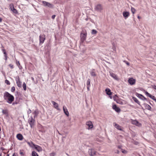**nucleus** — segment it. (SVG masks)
<instances>
[{"label":"nucleus","mask_w":156,"mask_h":156,"mask_svg":"<svg viewBox=\"0 0 156 156\" xmlns=\"http://www.w3.org/2000/svg\"><path fill=\"white\" fill-rule=\"evenodd\" d=\"M121 150L122 153L125 154H126L127 152V151L123 149H121Z\"/></svg>","instance_id":"obj_35"},{"label":"nucleus","mask_w":156,"mask_h":156,"mask_svg":"<svg viewBox=\"0 0 156 156\" xmlns=\"http://www.w3.org/2000/svg\"><path fill=\"white\" fill-rule=\"evenodd\" d=\"M97 33V31L95 30H92V32H91V33L92 34H95Z\"/></svg>","instance_id":"obj_34"},{"label":"nucleus","mask_w":156,"mask_h":156,"mask_svg":"<svg viewBox=\"0 0 156 156\" xmlns=\"http://www.w3.org/2000/svg\"><path fill=\"white\" fill-rule=\"evenodd\" d=\"M16 137L19 140H22L23 138V135L20 133L18 134L17 135Z\"/></svg>","instance_id":"obj_18"},{"label":"nucleus","mask_w":156,"mask_h":156,"mask_svg":"<svg viewBox=\"0 0 156 156\" xmlns=\"http://www.w3.org/2000/svg\"><path fill=\"white\" fill-rule=\"evenodd\" d=\"M3 97L7 102L10 104H11L14 100V96L7 92H5L4 93Z\"/></svg>","instance_id":"obj_1"},{"label":"nucleus","mask_w":156,"mask_h":156,"mask_svg":"<svg viewBox=\"0 0 156 156\" xmlns=\"http://www.w3.org/2000/svg\"><path fill=\"white\" fill-rule=\"evenodd\" d=\"M123 16L125 19H127L129 15V13L128 12L124 11L122 13Z\"/></svg>","instance_id":"obj_14"},{"label":"nucleus","mask_w":156,"mask_h":156,"mask_svg":"<svg viewBox=\"0 0 156 156\" xmlns=\"http://www.w3.org/2000/svg\"><path fill=\"white\" fill-rule=\"evenodd\" d=\"M87 35V33L86 31L85 30H82V33L80 34V39L82 43H83L86 39V38Z\"/></svg>","instance_id":"obj_2"},{"label":"nucleus","mask_w":156,"mask_h":156,"mask_svg":"<svg viewBox=\"0 0 156 156\" xmlns=\"http://www.w3.org/2000/svg\"><path fill=\"white\" fill-rule=\"evenodd\" d=\"M12 156H17L16 154L15 153H14Z\"/></svg>","instance_id":"obj_50"},{"label":"nucleus","mask_w":156,"mask_h":156,"mask_svg":"<svg viewBox=\"0 0 156 156\" xmlns=\"http://www.w3.org/2000/svg\"><path fill=\"white\" fill-rule=\"evenodd\" d=\"M142 98H143V99H142V100H147V99L145 97H144V96H143V97Z\"/></svg>","instance_id":"obj_47"},{"label":"nucleus","mask_w":156,"mask_h":156,"mask_svg":"<svg viewBox=\"0 0 156 156\" xmlns=\"http://www.w3.org/2000/svg\"><path fill=\"white\" fill-rule=\"evenodd\" d=\"M110 75L113 77L114 79L116 80H118L117 76L115 74L112 73H110Z\"/></svg>","instance_id":"obj_16"},{"label":"nucleus","mask_w":156,"mask_h":156,"mask_svg":"<svg viewBox=\"0 0 156 156\" xmlns=\"http://www.w3.org/2000/svg\"><path fill=\"white\" fill-rule=\"evenodd\" d=\"M16 80L17 86L19 87H21L22 83L20 81L19 77L18 76L16 77Z\"/></svg>","instance_id":"obj_7"},{"label":"nucleus","mask_w":156,"mask_h":156,"mask_svg":"<svg viewBox=\"0 0 156 156\" xmlns=\"http://www.w3.org/2000/svg\"><path fill=\"white\" fill-rule=\"evenodd\" d=\"M0 156H2L1 154H0Z\"/></svg>","instance_id":"obj_64"},{"label":"nucleus","mask_w":156,"mask_h":156,"mask_svg":"<svg viewBox=\"0 0 156 156\" xmlns=\"http://www.w3.org/2000/svg\"><path fill=\"white\" fill-rule=\"evenodd\" d=\"M36 150L38 152H40V151H42V149L41 147H34Z\"/></svg>","instance_id":"obj_25"},{"label":"nucleus","mask_w":156,"mask_h":156,"mask_svg":"<svg viewBox=\"0 0 156 156\" xmlns=\"http://www.w3.org/2000/svg\"><path fill=\"white\" fill-rule=\"evenodd\" d=\"M28 122H29V119H28Z\"/></svg>","instance_id":"obj_60"},{"label":"nucleus","mask_w":156,"mask_h":156,"mask_svg":"<svg viewBox=\"0 0 156 156\" xmlns=\"http://www.w3.org/2000/svg\"><path fill=\"white\" fill-rule=\"evenodd\" d=\"M42 2L44 5L45 6H47L50 8H52L53 7V5L52 4L46 1H43Z\"/></svg>","instance_id":"obj_6"},{"label":"nucleus","mask_w":156,"mask_h":156,"mask_svg":"<svg viewBox=\"0 0 156 156\" xmlns=\"http://www.w3.org/2000/svg\"><path fill=\"white\" fill-rule=\"evenodd\" d=\"M3 53H4V56H6V55H7V53H6V51H5L4 52H3Z\"/></svg>","instance_id":"obj_45"},{"label":"nucleus","mask_w":156,"mask_h":156,"mask_svg":"<svg viewBox=\"0 0 156 156\" xmlns=\"http://www.w3.org/2000/svg\"><path fill=\"white\" fill-rule=\"evenodd\" d=\"M35 122V120L32 117H31V120L30 121V125L31 128H33L34 127Z\"/></svg>","instance_id":"obj_17"},{"label":"nucleus","mask_w":156,"mask_h":156,"mask_svg":"<svg viewBox=\"0 0 156 156\" xmlns=\"http://www.w3.org/2000/svg\"><path fill=\"white\" fill-rule=\"evenodd\" d=\"M40 44H42L45 40V35L44 34H41L39 36Z\"/></svg>","instance_id":"obj_3"},{"label":"nucleus","mask_w":156,"mask_h":156,"mask_svg":"<svg viewBox=\"0 0 156 156\" xmlns=\"http://www.w3.org/2000/svg\"><path fill=\"white\" fill-rule=\"evenodd\" d=\"M133 100L137 104H138L139 105H140V102L138 101V99L136 98L133 97Z\"/></svg>","instance_id":"obj_24"},{"label":"nucleus","mask_w":156,"mask_h":156,"mask_svg":"<svg viewBox=\"0 0 156 156\" xmlns=\"http://www.w3.org/2000/svg\"><path fill=\"white\" fill-rule=\"evenodd\" d=\"M30 112H31V110H30Z\"/></svg>","instance_id":"obj_62"},{"label":"nucleus","mask_w":156,"mask_h":156,"mask_svg":"<svg viewBox=\"0 0 156 156\" xmlns=\"http://www.w3.org/2000/svg\"><path fill=\"white\" fill-rule=\"evenodd\" d=\"M128 82L131 85H133L135 83L136 80L133 78H131L129 79Z\"/></svg>","instance_id":"obj_8"},{"label":"nucleus","mask_w":156,"mask_h":156,"mask_svg":"<svg viewBox=\"0 0 156 156\" xmlns=\"http://www.w3.org/2000/svg\"><path fill=\"white\" fill-rule=\"evenodd\" d=\"M26 142L28 144V145H29V142L28 141H27Z\"/></svg>","instance_id":"obj_56"},{"label":"nucleus","mask_w":156,"mask_h":156,"mask_svg":"<svg viewBox=\"0 0 156 156\" xmlns=\"http://www.w3.org/2000/svg\"><path fill=\"white\" fill-rule=\"evenodd\" d=\"M32 156H38V155L35 151H33L32 153Z\"/></svg>","instance_id":"obj_27"},{"label":"nucleus","mask_w":156,"mask_h":156,"mask_svg":"<svg viewBox=\"0 0 156 156\" xmlns=\"http://www.w3.org/2000/svg\"><path fill=\"white\" fill-rule=\"evenodd\" d=\"M105 91L107 94L110 95L112 94V92L111 91V90L108 88H106L105 89Z\"/></svg>","instance_id":"obj_21"},{"label":"nucleus","mask_w":156,"mask_h":156,"mask_svg":"<svg viewBox=\"0 0 156 156\" xmlns=\"http://www.w3.org/2000/svg\"><path fill=\"white\" fill-rule=\"evenodd\" d=\"M2 113L5 115L6 116L8 115V111L7 109L4 110L3 109L2 111Z\"/></svg>","instance_id":"obj_20"},{"label":"nucleus","mask_w":156,"mask_h":156,"mask_svg":"<svg viewBox=\"0 0 156 156\" xmlns=\"http://www.w3.org/2000/svg\"><path fill=\"white\" fill-rule=\"evenodd\" d=\"M5 60H6L7 59V55H6V56H5Z\"/></svg>","instance_id":"obj_53"},{"label":"nucleus","mask_w":156,"mask_h":156,"mask_svg":"<svg viewBox=\"0 0 156 156\" xmlns=\"http://www.w3.org/2000/svg\"><path fill=\"white\" fill-rule=\"evenodd\" d=\"M138 17V19H140V18L139 16H138V17Z\"/></svg>","instance_id":"obj_59"},{"label":"nucleus","mask_w":156,"mask_h":156,"mask_svg":"<svg viewBox=\"0 0 156 156\" xmlns=\"http://www.w3.org/2000/svg\"><path fill=\"white\" fill-rule=\"evenodd\" d=\"M17 65L18 66H19V65H20V63L19 61H18V62H17Z\"/></svg>","instance_id":"obj_49"},{"label":"nucleus","mask_w":156,"mask_h":156,"mask_svg":"<svg viewBox=\"0 0 156 156\" xmlns=\"http://www.w3.org/2000/svg\"><path fill=\"white\" fill-rule=\"evenodd\" d=\"M15 90V88L14 87H12L11 89V90L12 92H14Z\"/></svg>","instance_id":"obj_36"},{"label":"nucleus","mask_w":156,"mask_h":156,"mask_svg":"<svg viewBox=\"0 0 156 156\" xmlns=\"http://www.w3.org/2000/svg\"><path fill=\"white\" fill-rule=\"evenodd\" d=\"M1 149L2 150L4 149V148H3V147H1Z\"/></svg>","instance_id":"obj_57"},{"label":"nucleus","mask_w":156,"mask_h":156,"mask_svg":"<svg viewBox=\"0 0 156 156\" xmlns=\"http://www.w3.org/2000/svg\"><path fill=\"white\" fill-rule=\"evenodd\" d=\"M20 154L21 155H23V152H20Z\"/></svg>","instance_id":"obj_48"},{"label":"nucleus","mask_w":156,"mask_h":156,"mask_svg":"<svg viewBox=\"0 0 156 156\" xmlns=\"http://www.w3.org/2000/svg\"><path fill=\"white\" fill-rule=\"evenodd\" d=\"M33 145H34V146H37V147L39 146L38 145H35L34 144H33Z\"/></svg>","instance_id":"obj_58"},{"label":"nucleus","mask_w":156,"mask_h":156,"mask_svg":"<svg viewBox=\"0 0 156 156\" xmlns=\"http://www.w3.org/2000/svg\"><path fill=\"white\" fill-rule=\"evenodd\" d=\"M103 9V7L100 4H98L95 6L94 9L98 12H101Z\"/></svg>","instance_id":"obj_4"},{"label":"nucleus","mask_w":156,"mask_h":156,"mask_svg":"<svg viewBox=\"0 0 156 156\" xmlns=\"http://www.w3.org/2000/svg\"><path fill=\"white\" fill-rule=\"evenodd\" d=\"M124 62H125V63L128 66L129 65V62H128L127 61H124Z\"/></svg>","instance_id":"obj_40"},{"label":"nucleus","mask_w":156,"mask_h":156,"mask_svg":"<svg viewBox=\"0 0 156 156\" xmlns=\"http://www.w3.org/2000/svg\"><path fill=\"white\" fill-rule=\"evenodd\" d=\"M17 104V102H13V103H12V105H14L15 104Z\"/></svg>","instance_id":"obj_51"},{"label":"nucleus","mask_w":156,"mask_h":156,"mask_svg":"<svg viewBox=\"0 0 156 156\" xmlns=\"http://www.w3.org/2000/svg\"><path fill=\"white\" fill-rule=\"evenodd\" d=\"M136 95L138 97L140 98L141 99H143V98H143V95H142V94H138L137 93H136Z\"/></svg>","instance_id":"obj_23"},{"label":"nucleus","mask_w":156,"mask_h":156,"mask_svg":"<svg viewBox=\"0 0 156 156\" xmlns=\"http://www.w3.org/2000/svg\"><path fill=\"white\" fill-rule=\"evenodd\" d=\"M7 156H9V154H8L7 155Z\"/></svg>","instance_id":"obj_61"},{"label":"nucleus","mask_w":156,"mask_h":156,"mask_svg":"<svg viewBox=\"0 0 156 156\" xmlns=\"http://www.w3.org/2000/svg\"><path fill=\"white\" fill-rule=\"evenodd\" d=\"M145 93L146 95L150 97L153 100L154 99L155 97L153 95H151L150 94L148 93L147 91H145Z\"/></svg>","instance_id":"obj_15"},{"label":"nucleus","mask_w":156,"mask_h":156,"mask_svg":"<svg viewBox=\"0 0 156 156\" xmlns=\"http://www.w3.org/2000/svg\"><path fill=\"white\" fill-rule=\"evenodd\" d=\"M90 86H87V88L88 90H90Z\"/></svg>","instance_id":"obj_46"},{"label":"nucleus","mask_w":156,"mask_h":156,"mask_svg":"<svg viewBox=\"0 0 156 156\" xmlns=\"http://www.w3.org/2000/svg\"><path fill=\"white\" fill-rule=\"evenodd\" d=\"M23 89L24 90H26V86L25 83L24 82L23 83Z\"/></svg>","instance_id":"obj_33"},{"label":"nucleus","mask_w":156,"mask_h":156,"mask_svg":"<svg viewBox=\"0 0 156 156\" xmlns=\"http://www.w3.org/2000/svg\"><path fill=\"white\" fill-rule=\"evenodd\" d=\"M113 124H115L114 126L116 128L120 130H122V129H121V127L120 126L116 124V123L115 122Z\"/></svg>","instance_id":"obj_19"},{"label":"nucleus","mask_w":156,"mask_h":156,"mask_svg":"<svg viewBox=\"0 0 156 156\" xmlns=\"http://www.w3.org/2000/svg\"><path fill=\"white\" fill-rule=\"evenodd\" d=\"M90 73L91 75L93 76H95L96 75L95 72L94 71H91Z\"/></svg>","instance_id":"obj_29"},{"label":"nucleus","mask_w":156,"mask_h":156,"mask_svg":"<svg viewBox=\"0 0 156 156\" xmlns=\"http://www.w3.org/2000/svg\"><path fill=\"white\" fill-rule=\"evenodd\" d=\"M2 50V51L3 52H4L5 51V49H3Z\"/></svg>","instance_id":"obj_52"},{"label":"nucleus","mask_w":156,"mask_h":156,"mask_svg":"<svg viewBox=\"0 0 156 156\" xmlns=\"http://www.w3.org/2000/svg\"><path fill=\"white\" fill-rule=\"evenodd\" d=\"M87 86H90V79H88L87 81Z\"/></svg>","instance_id":"obj_31"},{"label":"nucleus","mask_w":156,"mask_h":156,"mask_svg":"<svg viewBox=\"0 0 156 156\" xmlns=\"http://www.w3.org/2000/svg\"><path fill=\"white\" fill-rule=\"evenodd\" d=\"M55 152H52L50 154L51 156H55Z\"/></svg>","instance_id":"obj_38"},{"label":"nucleus","mask_w":156,"mask_h":156,"mask_svg":"<svg viewBox=\"0 0 156 156\" xmlns=\"http://www.w3.org/2000/svg\"><path fill=\"white\" fill-rule=\"evenodd\" d=\"M9 66L11 68L13 69V65H12V64H10L9 65Z\"/></svg>","instance_id":"obj_42"},{"label":"nucleus","mask_w":156,"mask_h":156,"mask_svg":"<svg viewBox=\"0 0 156 156\" xmlns=\"http://www.w3.org/2000/svg\"><path fill=\"white\" fill-rule=\"evenodd\" d=\"M51 102L54 105V107L58 110H60V109L58 108V104L53 101H51Z\"/></svg>","instance_id":"obj_10"},{"label":"nucleus","mask_w":156,"mask_h":156,"mask_svg":"<svg viewBox=\"0 0 156 156\" xmlns=\"http://www.w3.org/2000/svg\"><path fill=\"white\" fill-rule=\"evenodd\" d=\"M131 10L132 13L133 14H134L135 12L136 11L135 9L134 8L132 7L131 8Z\"/></svg>","instance_id":"obj_32"},{"label":"nucleus","mask_w":156,"mask_h":156,"mask_svg":"<svg viewBox=\"0 0 156 156\" xmlns=\"http://www.w3.org/2000/svg\"><path fill=\"white\" fill-rule=\"evenodd\" d=\"M118 96H117V95L116 94H115L113 97V99H114V100L115 101H116L117 102V103H118V102H117V101H116V100L118 99Z\"/></svg>","instance_id":"obj_28"},{"label":"nucleus","mask_w":156,"mask_h":156,"mask_svg":"<svg viewBox=\"0 0 156 156\" xmlns=\"http://www.w3.org/2000/svg\"><path fill=\"white\" fill-rule=\"evenodd\" d=\"M112 49L114 50L115 51V48L114 45H113Z\"/></svg>","instance_id":"obj_44"},{"label":"nucleus","mask_w":156,"mask_h":156,"mask_svg":"<svg viewBox=\"0 0 156 156\" xmlns=\"http://www.w3.org/2000/svg\"><path fill=\"white\" fill-rule=\"evenodd\" d=\"M31 79L33 81H34V83H35V84H36V83H37V81H34V78H33V77H31Z\"/></svg>","instance_id":"obj_41"},{"label":"nucleus","mask_w":156,"mask_h":156,"mask_svg":"<svg viewBox=\"0 0 156 156\" xmlns=\"http://www.w3.org/2000/svg\"><path fill=\"white\" fill-rule=\"evenodd\" d=\"M112 108L115 110L116 112H120L121 111L119 107H117L115 105H113Z\"/></svg>","instance_id":"obj_13"},{"label":"nucleus","mask_w":156,"mask_h":156,"mask_svg":"<svg viewBox=\"0 0 156 156\" xmlns=\"http://www.w3.org/2000/svg\"><path fill=\"white\" fill-rule=\"evenodd\" d=\"M97 151L94 149H89L88 150L89 154L91 156L96 155Z\"/></svg>","instance_id":"obj_5"},{"label":"nucleus","mask_w":156,"mask_h":156,"mask_svg":"<svg viewBox=\"0 0 156 156\" xmlns=\"http://www.w3.org/2000/svg\"><path fill=\"white\" fill-rule=\"evenodd\" d=\"M10 7L11 9V10L12 11V12L15 13L17 14V11L16 9H15L14 7V5L13 4H11L10 5Z\"/></svg>","instance_id":"obj_9"},{"label":"nucleus","mask_w":156,"mask_h":156,"mask_svg":"<svg viewBox=\"0 0 156 156\" xmlns=\"http://www.w3.org/2000/svg\"><path fill=\"white\" fill-rule=\"evenodd\" d=\"M152 87L153 89L156 90V86L155 85H153L152 86Z\"/></svg>","instance_id":"obj_39"},{"label":"nucleus","mask_w":156,"mask_h":156,"mask_svg":"<svg viewBox=\"0 0 156 156\" xmlns=\"http://www.w3.org/2000/svg\"><path fill=\"white\" fill-rule=\"evenodd\" d=\"M154 100L155 101V102H156V98H154Z\"/></svg>","instance_id":"obj_55"},{"label":"nucleus","mask_w":156,"mask_h":156,"mask_svg":"<svg viewBox=\"0 0 156 156\" xmlns=\"http://www.w3.org/2000/svg\"><path fill=\"white\" fill-rule=\"evenodd\" d=\"M131 122L133 124L135 125H137V124L139 123V122L137 120H132Z\"/></svg>","instance_id":"obj_22"},{"label":"nucleus","mask_w":156,"mask_h":156,"mask_svg":"<svg viewBox=\"0 0 156 156\" xmlns=\"http://www.w3.org/2000/svg\"><path fill=\"white\" fill-rule=\"evenodd\" d=\"M5 83L7 85H9L10 84V82H9V81L7 80H6L5 81Z\"/></svg>","instance_id":"obj_37"},{"label":"nucleus","mask_w":156,"mask_h":156,"mask_svg":"<svg viewBox=\"0 0 156 156\" xmlns=\"http://www.w3.org/2000/svg\"><path fill=\"white\" fill-rule=\"evenodd\" d=\"M86 124L88 126V129H91L93 127V124L91 121H88L87 122Z\"/></svg>","instance_id":"obj_12"},{"label":"nucleus","mask_w":156,"mask_h":156,"mask_svg":"<svg viewBox=\"0 0 156 156\" xmlns=\"http://www.w3.org/2000/svg\"><path fill=\"white\" fill-rule=\"evenodd\" d=\"M2 19L0 17V23L1 22H2Z\"/></svg>","instance_id":"obj_54"},{"label":"nucleus","mask_w":156,"mask_h":156,"mask_svg":"<svg viewBox=\"0 0 156 156\" xmlns=\"http://www.w3.org/2000/svg\"><path fill=\"white\" fill-rule=\"evenodd\" d=\"M63 109L64 112L65 114L67 116H69V112L67 109L66 106L65 105L63 106Z\"/></svg>","instance_id":"obj_11"},{"label":"nucleus","mask_w":156,"mask_h":156,"mask_svg":"<svg viewBox=\"0 0 156 156\" xmlns=\"http://www.w3.org/2000/svg\"><path fill=\"white\" fill-rule=\"evenodd\" d=\"M55 15H53L52 16H51V18L53 19H54L55 17Z\"/></svg>","instance_id":"obj_43"},{"label":"nucleus","mask_w":156,"mask_h":156,"mask_svg":"<svg viewBox=\"0 0 156 156\" xmlns=\"http://www.w3.org/2000/svg\"><path fill=\"white\" fill-rule=\"evenodd\" d=\"M146 107L147 109H148L150 110H151V107L149 105H147L146 106Z\"/></svg>","instance_id":"obj_30"},{"label":"nucleus","mask_w":156,"mask_h":156,"mask_svg":"<svg viewBox=\"0 0 156 156\" xmlns=\"http://www.w3.org/2000/svg\"><path fill=\"white\" fill-rule=\"evenodd\" d=\"M155 154H156V151H155Z\"/></svg>","instance_id":"obj_63"},{"label":"nucleus","mask_w":156,"mask_h":156,"mask_svg":"<svg viewBox=\"0 0 156 156\" xmlns=\"http://www.w3.org/2000/svg\"><path fill=\"white\" fill-rule=\"evenodd\" d=\"M38 114V112L37 110H35L34 112V117L35 118V117L37 116Z\"/></svg>","instance_id":"obj_26"}]
</instances>
